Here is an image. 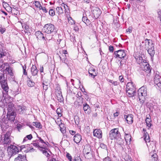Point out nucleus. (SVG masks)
I'll return each mask as SVG.
<instances>
[{"label":"nucleus","mask_w":161,"mask_h":161,"mask_svg":"<svg viewBox=\"0 0 161 161\" xmlns=\"http://www.w3.org/2000/svg\"><path fill=\"white\" fill-rule=\"evenodd\" d=\"M0 125L3 131L1 135V142L4 144H8L10 143V128H8V121L5 118L0 119Z\"/></svg>","instance_id":"f257e3e1"},{"label":"nucleus","mask_w":161,"mask_h":161,"mask_svg":"<svg viewBox=\"0 0 161 161\" xmlns=\"http://www.w3.org/2000/svg\"><path fill=\"white\" fill-rule=\"evenodd\" d=\"M147 95V88L146 86H143L138 89V97L141 102H144Z\"/></svg>","instance_id":"f03ea898"},{"label":"nucleus","mask_w":161,"mask_h":161,"mask_svg":"<svg viewBox=\"0 0 161 161\" xmlns=\"http://www.w3.org/2000/svg\"><path fill=\"white\" fill-rule=\"evenodd\" d=\"M0 83L2 88L3 90V94H7L8 87L6 81L4 80V75L1 73H0Z\"/></svg>","instance_id":"7ed1b4c3"},{"label":"nucleus","mask_w":161,"mask_h":161,"mask_svg":"<svg viewBox=\"0 0 161 161\" xmlns=\"http://www.w3.org/2000/svg\"><path fill=\"white\" fill-rule=\"evenodd\" d=\"M38 139L34 141L31 144L38 147L39 150L47 147V144L40 137H38Z\"/></svg>","instance_id":"20e7f679"},{"label":"nucleus","mask_w":161,"mask_h":161,"mask_svg":"<svg viewBox=\"0 0 161 161\" xmlns=\"http://www.w3.org/2000/svg\"><path fill=\"white\" fill-rule=\"evenodd\" d=\"M8 156L10 158L12 156L17 154L19 152V149L15 146L11 145L7 149Z\"/></svg>","instance_id":"39448f33"},{"label":"nucleus","mask_w":161,"mask_h":161,"mask_svg":"<svg viewBox=\"0 0 161 161\" xmlns=\"http://www.w3.org/2000/svg\"><path fill=\"white\" fill-rule=\"evenodd\" d=\"M120 133L117 128L112 129L110 131L109 138L111 140L119 139L120 138Z\"/></svg>","instance_id":"423d86ee"},{"label":"nucleus","mask_w":161,"mask_h":161,"mask_svg":"<svg viewBox=\"0 0 161 161\" xmlns=\"http://www.w3.org/2000/svg\"><path fill=\"white\" fill-rule=\"evenodd\" d=\"M83 153L85 157L87 159H89L92 157L91 147L89 145H87L84 147Z\"/></svg>","instance_id":"0eeeda50"},{"label":"nucleus","mask_w":161,"mask_h":161,"mask_svg":"<svg viewBox=\"0 0 161 161\" xmlns=\"http://www.w3.org/2000/svg\"><path fill=\"white\" fill-rule=\"evenodd\" d=\"M43 29L44 32L47 34H51L56 32L54 25L51 24H46Z\"/></svg>","instance_id":"6e6552de"},{"label":"nucleus","mask_w":161,"mask_h":161,"mask_svg":"<svg viewBox=\"0 0 161 161\" xmlns=\"http://www.w3.org/2000/svg\"><path fill=\"white\" fill-rule=\"evenodd\" d=\"M55 94L56 98L58 101L60 102H62L64 101V98L63 97L61 89L59 86H57L55 88Z\"/></svg>","instance_id":"1a4fd4ad"},{"label":"nucleus","mask_w":161,"mask_h":161,"mask_svg":"<svg viewBox=\"0 0 161 161\" xmlns=\"http://www.w3.org/2000/svg\"><path fill=\"white\" fill-rule=\"evenodd\" d=\"M114 54L116 58L123 59L126 56V52L123 50H119L115 51Z\"/></svg>","instance_id":"9d476101"},{"label":"nucleus","mask_w":161,"mask_h":161,"mask_svg":"<svg viewBox=\"0 0 161 161\" xmlns=\"http://www.w3.org/2000/svg\"><path fill=\"white\" fill-rule=\"evenodd\" d=\"M142 69L147 73H150L151 71V69L149 67V64L147 62L146 60H143V63L141 65Z\"/></svg>","instance_id":"9b49d317"},{"label":"nucleus","mask_w":161,"mask_h":161,"mask_svg":"<svg viewBox=\"0 0 161 161\" xmlns=\"http://www.w3.org/2000/svg\"><path fill=\"white\" fill-rule=\"evenodd\" d=\"M154 81V84L156 85L158 87H161V76L159 75L158 72L155 74Z\"/></svg>","instance_id":"f8f14e48"},{"label":"nucleus","mask_w":161,"mask_h":161,"mask_svg":"<svg viewBox=\"0 0 161 161\" xmlns=\"http://www.w3.org/2000/svg\"><path fill=\"white\" fill-rule=\"evenodd\" d=\"M16 116V113L14 112V111H12V112H8L7 115V119L8 120H7L6 119H5L7 120L8 121V120L9 121H14L15 120V118ZM5 118V117H3L2 118H0V119H3V118Z\"/></svg>","instance_id":"ddd939ff"},{"label":"nucleus","mask_w":161,"mask_h":161,"mask_svg":"<svg viewBox=\"0 0 161 161\" xmlns=\"http://www.w3.org/2000/svg\"><path fill=\"white\" fill-rule=\"evenodd\" d=\"M144 136V139L146 142L147 143V147L150 148L152 147L154 145V143L153 142H151V143L150 142L149 136L147 132H146V133H145Z\"/></svg>","instance_id":"4468645a"},{"label":"nucleus","mask_w":161,"mask_h":161,"mask_svg":"<svg viewBox=\"0 0 161 161\" xmlns=\"http://www.w3.org/2000/svg\"><path fill=\"white\" fill-rule=\"evenodd\" d=\"M126 95L129 97H132L133 99L135 98V96L136 95V90H129L126 89Z\"/></svg>","instance_id":"2eb2a0df"},{"label":"nucleus","mask_w":161,"mask_h":161,"mask_svg":"<svg viewBox=\"0 0 161 161\" xmlns=\"http://www.w3.org/2000/svg\"><path fill=\"white\" fill-rule=\"evenodd\" d=\"M92 13L96 19L98 18L101 14V11L99 8L97 7L94 8L93 10Z\"/></svg>","instance_id":"dca6fc26"},{"label":"nucleus","mask_w":161,"mask_h":161,"mask_svg":"<svg viewBox=\"0 0 161 161\" xmlns=\"http://www.w3.org/2000/svg\"><path fill=\"white\" fill-rule=\"evenodd\" d=\"M146 49L147 50L148 53L152 57L154 56L155 54V51L153 44H151L149 47Z\"/></svg>","instance_id":"f3484780"},{"label":"nucleus","mask_w":161,"mask_h":161,"mask_svg":"<svg viewBox=\"0 0 161 161\" xmlns=\"http://www.w3.org/2000/svg\"><path fill=\"white\" fill-rule=\"evenodd\" d=\"M125 119L127 121V122L129 124H131L133 122V116L131 114L125 115Z\"/></svg>","instance_id":"a211bd4d"},{"label":"nucleus","mask_w":161,"mask_h":161,"mask_svg":"<svg viewBox=\"0 0 161 161\" xmlns=\"http://www.w3.org/2000/svg\"><path fill=\"white\" fill-rule=\"evenodd\" d=\"M93 135L98 138H101L102 137V132L100 129H95L93 132Z\"/></svg>","instance_id":"6ab92c4d"},{"label":"nucleus","mask_w":161,"mask_h":161,"mask_svg":"<svg viewBox=\"0 0 161 161\" xmlns=\"http://www.w3.org/2000/svg\"><path fill=\"white\" fill-rule=\"evenodd\" d=\"M38 71V70L36 66L35 65H32L31 69V72L32 75L36 77L37 76V74Z\"/></svg>","instance_id":"aec40b11"},{"label":"nucleus","mask_w":161,"mask_h":161,"mask_svg":"<svg viewBox=\"0 0 161 161\" xmlns=\"http://www.w3.org/2000/svg\"><path fill=\"white\" fill-rule=\"evenodd\" d=\"M26 107L23 105H19L17 106V110L19 114H23L26 110Z\"/></svg>","instance_id":"412c9836"},{"label":"nucleus","mask_w":161,"mask_h":161,"mask_svg":"<svg viewBox=\"0 0 161 161\" xmlns=\"http://www.w3.org/2000/svg\"><path fill=\"white\" fill-rule=\"evenodd\" d=\"M145 121L147 126L149 128L151 126L152 124L151 123L152 121L151 119V117L148 114L146 115Z\"/></svg>","instance_id":"4be33fe9"},{"label":"nucleus","mask_w":161,"mask_h":161,"mask_svg":"<svg viewBox=\"0 0 161 161\" xmlns=\"http://www.w3.org/2000/svg\"><path fill=\"white\" fill-rule=\"evenodd\" d=\"M3 97L2 98L0 97V107H3V106H4L6 105L7 104V103L6 102V100H5V98L4 95H7L6 94H3Z\"/></svg>","instance_id":"5701e85b"},{"label":"nucleus","mask_w":161,"mask_h":161,"mask_svg":"<svg viewBox=\"0 0 161 161\" xmlns=\"http://www.w3.org/2000/svg\"><path fill=\"white\" fill-rule=\"evenodd\" d=\"M126 89L129 90H136V86L133 84V82H131L127 83L126 85Z\"/></svg>","instance_id":"b1692460"},{"label":"nucleus","mask_w":161,"mask_h":161,"mask_svg":"<svg viewBox=\"0 0 161 161\" xmlns=\"http://www.w3.org/2000/svg\"><path fill=\"white\" fill-rule=\"evenodd\" d=\"M81 140V136L78 134H76L74 137V140L76 143H79Z\"/></svg>","instance_id":"393cba45"},{"label":"nucleus","mask_w":161,"mask_h":161,"mask_svg":"<svg viewBox=\"0 0 161 161\" xmlns=\"http://www.w3.org/2000/svg\"><path fill=\"white\" fill-rule=\"evenodd\" d=\"M35 35L38 39H45L43 34L41 31H37L35 33Z\"/></svg>","instance_id":"a878e982"},{"label":"nucleus","mask_w":161,"mask_h":161,"mask_svg":"<svg viewBox=\"0 0 161 161\" xmlns=\"http://www.w3.org/2000/svg\"><path fill=\"white\" fill-rule=\"evenodd\" d=\"M83 109L86 114H89L91 112V108L86 103L83 104Z\"/></svg>","instance_id":"bb28decb"},{"label":"nucleus","mask_w":161,"mask_h":161,"mask_svg":"<svg viewBox=\"0 0 161 161\" xmlns=\"http://www.w3.org/2000/svg\"><path fill=\"white\" fill-rule=\"evenodd\" d=\"M14 104L11 102H9L8 104V112L14 111Z\"/></svg>","instance_id":"cd10ccee"},{"label":"nucleus","mask_w":161,"mask_h":161,"mask_svg":"<svg viewBox=\"0 0 161 161\" xmlns=\"http://www.w3.org/2000/svg\"><path fill=\"white\" fill-rule=\"evenodd\" d=\"M145 48L147 49L151 45V44H153L152 43V41L150 39H146L145 40Z\"/></svg>","instance_id":"c85d7f7f"},{"label":"nucleus","mask_w":161,"mask_h":161,"mask_svg":"<svg viewBox=\"0 0 161 161\" xmlns=\"http://www.w3.org/2000/svg\"><path fill=\"white\" fill-rule=\"evenodd\" d=\"M25 160L24 156L19 154L18 156L15 158L14 161H24Z\"/></svg>","instance_id":"c756f323"},{"label":"nucleus","mask_w":161,"mask_h":161,"mask_svg":"<svg viewBox=\"0 0 161 161\" xmlns=\"http://www.w3.org/2000/svg\"><path fill=\"white\" fill-rule=\"evenodd\" d=\"M59 58L61 61H62V62L66 64H67V58L66 55L64 54H62L61 56H59Z\"/></svg>","instance_id":"7c9ffc66"},{"label":"nucleus","mask_w":161,"mask_h":161,"mask_svg":"<svg viewBox=\"0 0 161 161\" xmlns=\"http://www.w3.org/2000/svg\"><path fill=\"white\" fill-rule=\"evenodd\" d=\"M135 59L137 63L139 64H142L143 63V60H145L143 59L142 57L140 56H137L135 57Z\"/></svg>","instance_id":"2f4dec72"},{"label":"nucleus","mask_w":161,"mask_h":161,"mask_svg":"<svg viewBox=\"0 0 161 161\" xmlns=\"http://www.w3.org/2000/svg\"><path fill=\"white\" fill-rule=\"evenodd\" d=\"M82 21L84 22L86 25H88L90 24V21L87 19V18L85 16H84V14L82 18Z\"/></svg>","instance_id":"473e14b6"},{"label":"nucleus","mask_w":161,"mask_h":161,"mask_svg":"<svg viewBox=\"0 0 161 161\" xmlns=\"http://www.w3.org/2000/svg\"><path fill=\"white\" fill-rule=\"evenodd\" d=\"M41 151L42 152V153L46 156L47 158H48L50 156V154L48 153L47 152L46 149L45 148H42V149H40Z\"/></svg>","instance_id":"72a5a7b5"},{"label":"nucleus","mask_w":161,"mask_h":161,"mask_svg":"<svg viewBox=\"0 0 161 161\" xmlns=\"http://www.w3.org/2000/svg\"><path fill=\"white\" fill-rule=\"evenodd\" d=\"M32 124L33 126H35L36 128H41L42 127V125L40 122H34L32 123Z\"/></svg>","instance_id":"f704fd0d"},{"label":"nucleus","mask_w":161,"mask_h":161,"mask_svg":"<svg viewBox=\"0 0 161 161\" xmlns=\"http://www.w3.org/2000/svg\"><path fill=\"white\" fill-rule=\"evenodd\" d=\"M22 25L23 28L25 29V33H28V32L29 31V27L28 25L25 23L22 24Z\"/></svg>","instance_id":"c9c22d12"},{"label":"nucleus","mask_w":161,"mask_h":161,"mask_svg":"<svg viewBox=\"0 0 161 161\" xmlns=\"http://www.w3.org/2000/svg\"><path fill=\"white\" fill-rule=\"evenodd\" d=\"M27 83L28 86L30 87L33 86L35 84L34 82L32 81L30 78H28V79L27 80Z\"/></svg>","instance_id":"e433bc0d"},{"label":"nucleus","mask_w":161,"mask_h":161,"mask_svg":"<svg viewBox=\"0 0 161 161\" xmlns=\"http://www.w3.org/2000/svg\"><path fill=\"white\" fill-rule=\"evenodd\" d=\"M57 13H58L59 14H61L63 13V10L62 8L61 7H57L56 8Z\"/></svg>","instance_id":"4c0bfd02"},{"label":"nucleus","mask_w":161,"mask_h":161,"mask_svg":"<svg viewBox=\"0 0 161 161\" xmlns=\"http://www.w3.org/2000/svg\"><path fill=\"white\" fill-rule=\"evenodd\" d=\"M77 101L78 103V104L79 105H81V104H82L83 103V98L82 97L79 96V97H78L77 98Z\"/></svg>","instance_id":"58836bf2"},{"label":"nucleus","mask_w":161,"mask_h":161,"mask_svg":"<svg viewBox=\"0 0 161 161\" xmlns=\"http://www.w3.org/2000/svg\"><path fill=\"white\" fill-rule=\"evenodd\" d=\"M125 138L126 142L128 141H131V136L130 135L128 134H125Z\"/></svg>","instance_id":"ea45409f"},{"label":"nucleus","mask_w":161,"mask_h":161,"mask_svg":"<svg viewBox=\"0 0 161 161\" xmlns=\"http://www.w3.org/2000/svg\"><path fill=\"white\" fill-rule=\"evenodd\" d=\"M33 4L35 6L36 8H39L41 7V6H42L40 4V3L39 1H35L33 3Z\"/></svg>","instance_id":"a19ab883"},{"label":"nucleus","mask_w":161,"mask_h":161,"mask_svg":"<svg viewBox=\"0 0 161 161\" xmlns=\"http://www.w3.org/2000/svg\"><path fill=\"white\" fill-rule=\"evenodd\" d=\"M6 70L8 72V74H10L11 76L13 75V73L12 70V68L11 67H7Z\"/></svg>","instance_id":"79ce46f5"},{"label":"nucleus","mask_w":161,"mask_h":161,"mask_svg":"<svg viewBox=\"0 0 161 161\" xmlns=\"http://www.w3.org/2000/svg\"><path fill=\"white\" fill-rule=\"evenodd\" d=\"M56 112L59 117H61L62 116V109L61 108H58Z\"/></svg>","instance_id":"37998d69"},{"label":"nucleus","mask_w":161,"mask_h":161,"mask_svg":"<svg viewBox=\"0 0 161 161\" xmlns=\"http://www.w3.org/2000/svg\"><path fill=\"white\" fill-rule=\"evenodd\" d=\"M3 50L2 49H1L0 50V58H2L3 56H5V55L4 54V53L3 52ZM2 64V62H0V68H2L3 67V65Z\"/></svg>","instance_id":"c03bdc74"},{"label":"nucleus","mask_w":161,"mask_h":161,"mask_svg":"<svg viewBox=\"0 0 161 161\" xmlns=\"http://www.w3.org/2000/svg\"><path fill=\"white\" fill-rule=\"evenodd\" d=\"M49 14L50 15L52 16H54L55 14V12L54 10L52 9H50L49 11Z\"/></svg>","instance_id":"a18cd8bd"},{"label":"nucleus","mask_w":161,"mask_h":161,"mask_svg":"<svg viewBox=\"0 0 161 161\" xmlns=\"http://www.w3.org/2000/svg\"><path fill=\"white\" fill-rule=\"evenodd\" d=\"M39 9L40 10H42L43 12L44 13H46L48 12L47 9L45 7H42L41 6V7L39 8Z\"/></svg>","instance_id":"49530a36"},{"label":"nucleus","mask_w":161,"mask_h":161,"mask_svg":"<svg viewBox=\"0 0 161 161\" xmlns=\"http://www.w3.org/2000/svg\"><path fill=\"white\" fill-rule=\"evenodd\" d=\"M66 157L69 161H72V157L69 153H67Z\"/></svg>","instance_id":"de8ad7c7"},{"label":"nucleus","mask_w":161,"mask_h":161,"mask_svg":"<svg viewBox=\"0 0 161 161\" xmlns=\"http://www.w3.org/2000/svg\"><path fill=\"white\" fill-rule=\"evenodd\" d=\"M68 22L69 23H70L71 25L75 24V22L73 20L71 17H69L68 18Z\"/></svg>","instance_id":"09e8293b"},{"label":"nucleus","mask_w":161,"mask_h":161,"mask_svg":"<svg viewBox=\"0 0 161 161\" xmlns=\"http://www.w3.org/2000/svg\"><path fill=\"white\" fill-rule=\"evenodd\" d=\"M89 74V75L91 76L93 78H94L97 75L96 72H93V73H90Z\"/></svg>","instance_id":"8fccbe9b"},{"label":"nucleus","mask_w":161,"mask_h":161,"mask_svg":"<svg viewBox=\"0 0 161 161\" xmlns=\"http://www.w3.org/2000/svg\"><path fill=\"white\" fill-rule=\"evenodd\" d=\"M100 147L103 149H107V146L103 143H101L100 145Z\"/></svg>","instance_id":"3c124183"},{"label":"nucleus","mask_w":161,"mask_h":161,"mask_svg":"<svg viewBox=\"0 0 161 161\" xmlns=\"http://www.w3.org/2000/svg\"><path fill=\"white\" fill-rule=\"evenodd\" d=\"M93 72H96L95 69L93 68H90L88 71L89 73H93Z\"/></svg>","instance_id":"603ef678"},{"label":"nucleus","mask_w":161,"mask_h":161,"mask_svg":"<svg viewBox=\"0 0 161 161\" xmlns=\"http://www.w3.org/2000/svg\"><path fill=\"white\" fill-rule=\"evenodd\" d=\"M6 29L5 28H3L1 25H0V31L2 34H3L5 31Z\"/></svg>","instance_id":"864d4df0"},{"label":"nucleus","mask_w":161,"mask_h":161,"mask_svg":"<svg viewBox=\"0 0 161 161\" xmlns=\"http://www.w3.org/2000/svg\"><path fill=\"white\" fill-rule=\"evenodd\" d=\"M23 69V73L25 75H27V72L26 71L25 69L26 68V67L25 66V67L24 66H22Z\"/></svg>","instance_id":"5fc2aeb1"},{"label":"nucleus","mask_w":161,"mask_h":161,"mask_svg":"<svg viewBox=\"0 0 161 161\" xmlns=\"http://www.w3.org/2000/svg\"><path fill=\"white\" fill-rule=\"evenodd\" d=\"M25 137L29 140H31L33 137L31 134L26 136Z\"/></svg>","instance_id":"6e6d98bb"},{"label":"nucleus","mask_w":161,"mask_h":161,"mask_svg":"<svg viewBox=\"0 0 161 161\" xmlns=\"http://www.w3.org/2000/svg\"><path fill=\"white\" fill-rule=\"evenodd\" d=\"M119 80L121 82H123L124 81V79L122 76H119Z\"/></svg>","instance_id":"4d7b16f0"},{"label":"nucleus","mask_w":161,"mask_h":161,"mask_svg":"<svg viewBox=\"0 0 161 161\" xmlns=\"http://www.w3.org/2000/svg\"><path fill=\"white\" fill-rule=\"evenodd\" d=\"M109 50L110 52H113L114 51L113 47L112 46H110L109 47Z\"/></svg>","instance_id":"13d9d810"},{"label":"nucleus","mask_w":161,"mask_h":161,"mask_svg":"<svg viewBox=\"0 0 161 161\" xmlns=\"http://www.w3.org/2000/svg\"><path fill=\"white\" fill-rule=\"evenodd\" d=\"M27 150V151L26 152H31L34 151V149H33V148L30 147L29 148V149H28Z\"/></svg>","instance_id":"bf43d9fd"},{"label":"nucleus","mask_w":161,"mask_h":161,"mask_svg":"<svg viewBox=\"0 0 161 161\" xmlns=\"http://www.w3.org/2000/svg\"><path fill=\"white\" fill-rule=\"evenodd\" d=\"M126 31L128 33H130L132 31L131 28V27L130 28V27H129L128 29H126Z\"/></svg>","instance_id":"052dcab7"},{"label":"nucleus","mask_w":161,"mask_h":161,"mask_svg":"<svg viewBox=\"0 0 161 161\" xmlns=\"http://www.w3.org/2000/svg\"><path fill=\"white\" fill-rule=\"evenodd\" d=\"M43 87L44 90L46 91L47 89V85H45L44 83H42Z\"/></svg>","instance_id":"680f3d73"},{"label":"nucleus","mask_w":161,"mask_h":161,"mask_svg":"<svg viewBox=\"0 0 161 161\" xmlns=\"http://www.w3.org/2000/svg\"><path fill=\"white\" fill-rule=\"evenodd\" d=\"M119 83L117 81H114L113 82L112 84L114 86H117Z\"/></svg>","instance_id":"e2e57ef3"},{"label":"nucleus","mask_w":161,"mask_h":161,"mask_svg":"<svg viewBox=\"0 0 161 161\" xmlns=\"http://www.w3.org/2000/svg\"><path fill=\"white\" fill-rule=\"evenodd\" d=\"M3 154L4 153L3 151L0 150V159L3 157Z\"/></svg>","instance_id":"0e129e2a"},{"label":"nucleus","mask_w":161,"mask_h":161,"mask_svg":"<svg viewBox=\"0 0 161 161\" xmlns=\"http://www.w3.org/2000/svg\"><path fill=\"white\" fill-rule=\"evenodd\" d=\"M61 6L62 7H63L65 9H66V8H68V6L66 5L65 4H64V3H62L61 5Z\"/></svg>","instance_id":"69168bd1"},{"label":"nucleus","mask_w":161,"mask_h":161,"mask_svg":"<svg viewBox=\"0 0 161 161\" xmlns=\"http://www.w3.org/2000/svg\"><path fill=\"white\" fill-rule=\"evenodd\" d=\"M80 159H81V158H80L79 156H75L74 157V161H76Z\"/></svg>","instance_id":"338daca9"},{"label":"nucleus","mask_w":161,"mask_h":161,"mask_svg":"<svg viewBox=\"0 0 161 161\" xmlns=\"http://www.w3.org/2000/svg\"><path fill=\"white\" fill-rule=\"evenodd\" d=\"M103 161H112L108 157L105 158L103 160Z\"/></svg>","instance_id":"774afa93"}]
</instances>
